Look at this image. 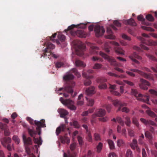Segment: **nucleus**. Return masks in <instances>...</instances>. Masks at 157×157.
Here are the masks:
<instances>
[{
  "label": "nucleus",
  "instance_id": "obj_54",
  "mask_svg": "<svg viewBox=\"0 0 157 157\" xmlns=\"http://www.w3.org/2000/svg\"><path fill=\"white\" fill-rule=\"evenodd\" d=\"M33 140L35 143L39 145H40L42 144V141L41 139H39L38 138L34 137Z\"/></svg>",
  "mask_w": 157,
  "mask_h": 157
},
{
  "label": "nucleus",
  "instance_id": "obj_55",
  "mask_svg": "<svg viewBox=\"0 0 157 157\" xmlns=\"http://www.w3.org/2000/svg\"><path fill=\"white\" fill-rule=\"evenodd\" d=\"M110 47L109 45L108 44V43H106L104 46V50L107 53L109 52L110 51Z\"/></svg>",
  "mask_w": 157,
  "mask_h": 157
},
{
  "label": "nucleus",
  "instance_id": "obj_21",
  "mask_svg": "<svg viewBox=\"0 0 157 157\" xmlns=\"http://www.w3.org/2000/svg\"><path fill=\"white\" fill-rule=\"evenodd\" d=\"M22 139L24 143L25 146H28V145L32 144V141L30 138H27L25 135L23 134L22 136Z\"/></svg>",
  "mask_w": 157,
  "mask_h": 157
},
{
  "label": "nucleus",
  "instance_id": "obj_26",
  "mask_svg": "<svg viewBox=\"0 0 157 157\" xmlns=\"http://www.w3.org/2000/svg\"><path fill=\"white\" fill-rule=\"evenodd\" d=\"M58 111L59 113L60 117H61L65 118L66 116L68 114V112L66 110L64 109H59Z\"/></svg>",
  "mask_w": 157,
  "mask_h": 157
},
{
  "label": "nucleus",
  "instance_id": "obj_22",
  "mask_svg": "<svg viewBox=\"0 0 157 157\" xmlns=\"http://www.w3.org/2000/svg\"><path fill=\"white\" fill-rule=\"evenodd\" d=\"M96 91L94 86H91L87 88L85 90L86 94L90 96L95 93Z\"/></svg>",
  "mask_w": 157,
  "mask_h": 157
},
{
  "label": "nucleus",
  "instance_id": "obj_17",
  "mask_svg": "<svg viewBox=\"0 0 157 157\" xmlns=\"http://www.w3.org/2000/svg\"><path fill=\"white\" fill-rule=\"evenodd\" d=\"M35 124L37 126L36 130L38 131H40L41 127H46V125L45 124V120L44 119L41 120L40 121H35Z\"/></svg>",
  "mask_w": 157,
  "mask_h": 157
},
{
  "label": "nucleus",
  "instance_id": "obj_8",
  "mask_svg": "<svg viewBox=\"0 0 157 157\" xmlns=\"http://www.w3.org/2000/svg\"><path fill=\"white\" fill-rule=\"evenodd\" d=\"M1 144L3 147L6 148L7 149L10 151L12 150V148L10 145L11 139L9 137H4L0 140Z\"/></svg>",
  "mask_w": 157,
  "mask_h": 157
},
{
  "label": "nucleus",
  "instance_id": "obj_56",
  "mask_svg": "<svg viewBox=\"0 0 157 157\" xmlns=\"http://www.w3.org/2000/svg\"><path fill=\"white\" fill-rule=\"evenodd\" d=\"M102 65L101 64L98 63H96L93 67V68L95 69H98L101 68L102 67Z\"/></svg>",
  "mask_w": 157,
  "mask_h": 157
},
{
  "label": "nucleus",
  "instance_id": "obj_14",
  "mask_svg": "<svg viewBox=\"0 0 157 157\" xmlns=\"http://www.w3.org/2000/svg\"><path fill=\"white\" fill-rule=\"evenodd\" d=\"M110 43L116 46V47L115 48V51L117 53L122 55H124L125 51L121 48L118 47L119 44L118 43L114 41H111Z\"/></svg>",
  "mask_w": 157,
  "mask_h": 157
},
{
  "label": "nucleus",
  "instance_id": "obj_59",
  "mask_svg": "<svg viewBox=\"0 0 157 157\" xmlns=\"http://www.w3.org/2000/svg\"><path fill=\"white\" fill-rule=\"evenodd\" d=\"M124 144V141L121 139L118 140L117 142V145L118 146L120 147L123 146Z\"/></svg>",
  "mask_w": 157,
  "mask_h": 157
},
{
  "label": "nucleus",
  "instance_id": "obj_36",
  "mask_svg": "<svg viewBox=\"0 0 157 157\" xmlns=\"http://www.w3.org/2000/svg\"><path fill=\"white\" fill-rule=\"evenodd\" d=\"M149 92L151 96L155 98L157 96V91L153 89L150 90Z\"/></svg>",
  "mask_w": 157,
  "mask_h": 157
},
{
  "label": "nucleus",
  "instance_id": "obj_4",
  "mask_svg": "<svg viewBox=\"0 0 157 157\" xmlns=\"http://www.w3.org/2000/svg\"><path fill=\"white\" fill-rule=\"evenodd\" d=\"M73 74L76 75L78 78H79L80 76V74L77 70L75 68H73L63 77V80L68 81L70 80L73 79L74 77Z\"/></svg>",
  "mask_w": 157,
  "mask_h": 157
},
{
  "label": "nucleus",
  "instance_id": "obj_1",
  "mask_svg": "<svg viewBox=\"0 0 157 157\" xmlns=\"http://www.w3.org/2000/svg\"><path fill=\"white\" fill-rule=\"evenodd\" d=\"M87 24L80 23L77 25H72L68 27L67 29H65V31L67 32L68 31L70 30V33L71 35L74 36L77 35L81 38H85L86 36V34L83 30L79 29L77 31L71 30L75 27L78 28L85 29L86 27Z\"/></svg>",
  "mask_w": 157,
  "mask_h": 157
},
{
  "label": "nucleus",
  "instance_id": "obj_2",
  "mask_svg": "<svg viewBox=\"0 0 157 157\" xmlns=\"http://www.w3.org/2000/svg\"><path fill=\"white\" fill-rule=\"evenodd\" d=\"M75 85L74 82H72L71 83H67L63 87L60 88L58 90V91L63 90V96L67 98L69 96V94H72L73 92V88Z\"/></svg>",
  "mask_w": 157,
  "mask_h": 157
},
{
  "label": "nucleus",
  "instance_id": "obj_53",
  "mask_svg": "<svg viewBox=\"0 0 157 157\" xmlns=\"http://www.w3.org/2000/svg\"><path fill=\"white\" fill-rule=\"evenodd\" d=\"M56 67L57 68L63 67L64 65L63 63L61 62H57L56 63Z\"/></svg>",
  "mask_w": 157,
  "mask_h": 157
},
{
  "label": "nucleus",
  "instance_id": "obj_37",
  "mask_svg": "<svg viewBox=\"0 0 157 157\" xmlns=\"http://www.w3.org/2000/svg\"><path fill=\"white\" fill-rule=\"evenodd\" d=\"M56 35L57 33H54V34L52 35V36L49 37V39L52 42H56L57 44H59L60 43L59 41L58 40H55L54 39V38H55Z\"/></svg>",
  "mask_w": 157,
  "mask_h": 157
},
{
  "label": "nucleus",
  "instance_id": "obj_48",
  "mask_svg": "<svg viewBox=\"0 0 157 157\" xmlns=\"http://www.w3.org/2000/svg\"><path fill=\"white\" fill-rule=\"evenodd\" d=\"M94 139L96 141H100L101 138L100 134L98 133H95L94 135Z\"/></svg>",
  "mask_w": 157,
  "mask_h": 157
},
{
  "label": "nucleus",
  "instance_id": "obj_40",
  "mask_svg": "<svg viewBox=\"0 0 157 157\" xmlns=\"http://www.w3.org/2000/svg\"><path fill=\"white\" fill-rule=\"evenodd\" d=\"M28 131L29 134L32 137H34V136L36 134V132L33 129H30L29 128H28Z\"/></svg>",
  "mask_w": 157,
  "mask_h": 157
},
{
  "label": "nucleus",
  "instance_id": "obj_46",
  "mask_svg": "<svg viewBox=\"0 0 157 157\" xmlns=\"http://www.w3.org/2000/svg\"><path fill=\"white\" fill-rule=\"evenodd\" d=\"M13 140L17 144H18L20 142V140L18 137L16 135H14L13 137Z\"/></svg>",
  "mask_w": 157,
  "mask_h": 157
},
{
  "label": "nucleus",
  "instance_id": "obj_15",
  "mask_svg": "<svg viewBox=\"0 0 157 157\" xmlns=\"http://www.w3.org/2000/svg\"><path fill=\"white\" fill-rule=\"evenodd\" d=\"M0 128L4 130V135L6 136H9L10 134V132L6 124L0 122Z\"/></svg>",
  "mask_w": 157,
  "mask_h": 157
},
{
  "label": "nucleus",
  "instance_id": "obj_64",
  "mask_svg": "<svg viewBox=\"0 0 157 157\" xmlns=\"http://www.w3.org/2000/svg\"><path fill=\"white\" fill-rule=\"evenodd\" d=\"M27 120L29 121V123L31 124H35V121H34L33 119H31L30 117H27L26 118Z\"/></svg>",
  "mask_w": 157,
  "mask_h": 157
},
{
  "label": "nucleus",
  "instance_id": "obj_29",
  "mask_svg": "<svg viewBox=\"0 0 157 157\" xmlns=\"http://www.w3.org/2000/svg\"><path fill=\"white\" fill-rule=\"evenodd\" d=\"M59 139L61 140V142L62 143L64 144L67 143L68 144L70 143V139L66 135L64 136H60Z\"/></svg>",
  "mask_w": 157,
  "mask_h": 157
},
{
  "label": "nucleus",
  "instance_id": "obj_47",
  "mask_svg": "<svg viewBox=\"0 0 157 157\" xmlns=\"http://www.w3.org/2000/svg\"><path fill=\"white\" fill-rule=\"evenodd\" d=\"M58 39L61 41H63L65 39V36L64 35L59 33L58 35Z\"/></svg>",
  "mask_w": 157,
  "mask_h": 157
},
{
  "label": "nucleus",
  "instance_id": "obj_63",
  "mask_svg": "<svg viewBox=\"0 0 157 157\" xmlns=\"http://www.w3.org/2000/svg\"><path fill=\"white\" fill-rule=\"evenodd\" d=\"M92 60L94 61H96L98 60H99L100 62H102L103 61L102 59L95 56H93V57Z\"/></svg>",
  "mask_w": 157,
  "mask_h": 157
},
{
  "label": "nucleus",
  "instance_id": "obj_12",
  "mask_svg": "<svg viewBox=\"0 0 157 157\" xmlns=\"http://www.w3.org/2000/svg\"><path fill=\"white\" fill-rule=\"evenodd\" d=\"M111 28L115 30H117V28L113 25H111L110 27H107V32L109 34L106 36V38L110 39H115V37L112 34Z\"/></svg>",
  "mask_w": 157,
  "mask_h": 157
},
{
  "label": "nucleus",
  "instance_id": "obj_42",
  "mask_svg": "<svg viewBox=\"0 0 157 157\" xmlns=\"http://www.w3.org/2000/svg\"><path fill=\"white\" fill-rule=\"evenodd\" d=\"M145 136L146 138L149 140H151L153 138V136L152 134L148 131L145 132Z\"/></svg>",
  "mask_w": 157,
  "mask_h": 157
},
{
  "label": "nucleus",
  "instance_id": "obj_30",
  "mask_svg": "<svg viewBox=\"0 0 157 157\" xmlns=\"http://www.w3.org/2000/svg\"><path fill=\"white\" fill-rule=\"evenodd\" d=\"M106 113V112L104 109H98L96 113V116L98 117H102Z\"/></svg>",
  "mask_w": 157,
  "mask_h": 157
},
{
  "label": "nucleus",
  "instance_id": "obj_5",
  "mask_svg": "<svg viewBox=\"0 0 157 157\" xmlns=\"http://www.w3.org/2000/svg\"><path fill=\"white\" fill-rule=\"evenodd\" d=\"M139 39L140 40L143 44L140 45V47L144 49L145 50H148V48L144 45V44H146L148 45H157V40L156 41H154L151 40H146L144 38L141 37H139Z\"/></svg>",
  "mask_w": 157,
  "mask_h": 157
},
{
  "label": "nucleus",
  "instance_id": "obj_28",
  "mask_svg": "<svg viewBox=\"0 0 157 157\" xmlns=\"http://www.w3.org/2000/svg\"><path fill=\"white\" fill-rule=\"evenodd\" d=\"M124 23L127 25H129L132 26H136V24L134 20L132 18L125 20Z\"/></svg>",
  "mask_w": 157,
  "mask_h": 157
},
{
  "label": "nucleus",
  "instance_id": "obj_61",
  "mask_svg": "<svg viewBox=\"0 0 157 157\" xmlns=\"http://www.w3.org/2000/svg\"><path fill=\"white\" fill-rule=\"evenodd\" d=\"M128 133L129 135L131 137L133 136L134 135V132L133 130L131 129H128Z\"/></svg>",
  "mask_w": 157,
  "mask_h": 157
},
{
  "label": "nucleus",
  "instance_id": "obj_39",
  "mask_svg": "<svg viewBox=\"0 0 157 157\" xmlns=\"http://www.w3.org/2000/svg\"><path fill=\"white\" fill-rule=\"evenodd\" d=\"M132 122L134 124L136 127L140 129V125L139 122L138 121L136 117H133L132 118Z\"/></svg>",
  "mask_w": 157,
  "mask_h": 157
},
{
  "label": "nucleus",
  "instance_id": "obj_16",
  "mask_svg": "<svg viewBox=\"0 0 157 157\" xmlns=\"http://www.w3.org/2000/svg\"><path fill=\"white\" fill-rule=\"evenodd\" d=\"M112 103L116 107H119L117 111H119L121 110V107L125 106L126 105V104L124 103H122L121 101L118 100H113L112 101Z\"/></svg>",
  "mask_w": 157,
  "mask_h": 157
},
{
  "label": "nucleus",
  "instance_id": "obj_58",
  "mask_svg": "<svg viewBox=\"0 0 157 157\" xmlns=\"http://www.w3.org/2000/svg\"><path fill=\"white\" fill-rule=\"evenodd\" d=\"M125 124L127 126H129L131 124V121L130 118L128 117H126L125 118Z\"/></svg>",
  "mask_w": 157,
  "mask_h": 157
},
{
  "label": "nucleus",
  "instance_id": "obj_9",
  "mask_svg": "<svg viewBox=\"0 0 157 157\" xmlns=\"http://www.w3.org/2000/svg\"><path fill=\"white\" fill-rule=\"evenodd\" d=\"M99 55L105 59H107L110 63L112 65L114 66H116L117 65V63L116 62V60L112 57L108 56L102 52H100Z\"/></svg>",
  "mask_w": 157,
  "mask_h": 157
},
{
  "label": "nucleus",
  "instance_id": "obj_41",
  "mask_svg": "<svg viewBox=\"0 0 157 157\" xmlns=\"http://www.w3.org/2000/svg\"><path fill=\"white\" fill-rule=\"evenodd\" d=\"M103 144L101 142H99L98 145L97 146V151L98 153H100L102 149Z\"/></svg>",
  "mask_w": 157,
  "mask_h": 157
},
{
  "label": "nucleus",
  "instance_id": "obj_3",
  "mask_svg": "<svg viewBox=\"0 0 157 157\" xmlns=\"http://www.w3.org/2000/svg\"><path fill=\"white\" fill-rule=\"evenodd\" d=\"M73 43L75 46V52L76 54L78 56H82L84 54V51L86 47L85 45L81 41L78 40H75Z\"/></svg>",
  "mask_w": 157,
  "mask_h": 157
},
{
  "label": "nucleus",
  "instance_id": "obj_35",
  "mask_svg": "<svg viewBox=\"0 0 157 157\" xmlns=\"http://www.w3.org/2000/svg\"><path fill=\"white\" fill-rule=\"evenodd\" d=\"M107 142L110 149L111 150L114 149L115 146L113 141L111 140H108Z\"/></svg>",
  "mask_w": 157,
  "mask_h": 157
},
{
  "label": "nucleus",
  "instance_id": "obj_20",
  "mask_svg": "<svg viewBox=\"0 0 157 157\" xmlns=\"http://www.w3.org/2000/svg\"><path fill=\"white\" fill-rule=\"evenodd\" d=\"M140 120L146 125H151L153 126H156V124L155 122L150 120H146L144 118H141Z\"/></svg>",
  "mask_w": 157,
  "mask_h": 157
},
{
  "label": "nucleus",
  "instance_id": "obj_6",
  "mask_svg": "<svg viewBox=\"0 0 157 157\" xmlns=\"http://www.w3.org/2000/svg\"><path fill=\"white\" fill-rule=\"evenodd\" d=\"M131 92L138 100L145 102H147L149 100V97L147 96H144L141 94H138L136 90L132 89Z\"/></svg>",
  "mask_w": 157,
  "mask_h": 157
},
{
  "label": "nucleus",
  "instance_id": "obj_13",
  "mask_svg": "<svg viewBox=\"0 0 157 157\" xmlns=\"http://www.w3.org/2000/svg\"><path fill=\"white\" fill-rule=\"evenodd\" d=\"M140 83H139V86L140 88L144 90H147L148 89L147 86H149V83L143 78H140Z\"/></svg>",
  "mask_w": 157,
  "mask_h": 157
},
{
  "label": "nucleus",
  "instance_id": "obj_19",
  "mask_svg": "<svg viewBox=\"0 0 157 157\" xmlns=\"http://www.w3.org/2000/svg\"><path fill=\"white\" fill-rule=\"evenodd\" d=\"M68 130L69 129L67 128L65 124H62L56 128V135L58 136L61 132H64L66 130Z\"/></svg>",
  "mask_w": 157,
  "mask_h": 157
},
{
  "label": "nucleus",
  "instance_id": "obj_57",
  "mask_svg": "<svg viewBox=\"0 0 157 157\" xmlns=\"http://www.w3.org/2000/svg\"><path fill=\"white\" fill-rule=\"evenodd\" d=\"M141 27L144 29L148 31L151 32H153L154 31V29H153L150 27H148L145 26H142Z\"/></svg>",
  "mask_w": 157,
  "mask_h": 157
},
{
  "label": "nucleus",
  "instance_id": "obj_23",
  "mask_svg": "<svg viewBox=\"0 0 157 157\" xmlns=\"http://www.w3.org/2000/svg\"><path fill=\"white\" fill-rule=\"evenodd\" d=\"M94 71L92 70H89L87 71L86 72H83L82 73V75L86 78H93V76L90 75V74L92 73Z\"/></svg>",
  "mask_w": 157,
  "mask_h": 157
},
{
  "label": "nucleus",
  "instance_id": "obj_34",
  "mask_svg": "<svg viewBox=\"0 0 157 157\" xmlns=\"http://www.w3.org/2000/svg\"><path fill=\"white\" fill-rule=\"evenodd\" d=\"M55 48V45L50 42H48L46 44V48L45 49L47 50L53 49Z\"/></svg>",
  "mask_w": 157,
  "mask_h": 157
},
{
  "label": "nucleus",
  "instance_id": "obj_10",
  "mask_svg": "<svg viewBox=\"0 0 157 157\" xmlns=\"http://www.w3.org/2000/svg\"><path fill=\"white\" fill-rule=\"evenodd\" d=\"M94 31L96 36L99 37L102 36L105 32L103 26L98 25H96L94 27Z\"/></svg>",
  "mask_w": 157,
  "mask_h": 157
},
{
  "label": "nucleus",
  "instance_id": "obj_11",
  "mask_svg": "<svg viewBox=\"0 0 157 157\" xmlns=\"http://www.w3.org/2000/svg\"><path fill=\"white\" fill-rule=\"evenodd\" d=\"M107 81V79L104 77H99L97 78L96 81L97 83H99L98 86L99 88L100 89H106L107 88V86L104 82Z\"/></svg>",
  "mask_w": 157,
  "mask_h": 157
},
{
  "label": "nucleus",
  "instance_id": "obj_27",
  "mask_svg": "<svg viewBox=\"0 0 157 157\" xmlns=\"http://www.w3.org/2000/svg\"><path fill=\"white\" fill-rule=\"evenodd\" d=\"M109 88L111 89L110 91L112 94L117 96H120L121 95L120 94L119 92L115 90L116 89L115 85H110Z\"/></svg>",
  "mask_w": 157,
  "mask_h": 157
},
{
  "label": "nucleus",
  "instance_id": "obj_49",
  "mask_svg": "<svg viewBox=\"0 0 157 157\" xmlns=\"http://www.w3.org/2000/svg\"><path fill=\"white\" fill-rule=\"evenodd\" d=\"M146 18L149 21H153L154 20V18L150 14H148L146 15Z\"/></svg>",
  "mask_w": 157,
  "mask_h": 157
},
{
  "label": "nucleus",
  "instance_id": "obj_50",
  "mask_svg": "<svg viewBox=\"0 0 157 157\" xmlns=\"http://www.w3.org/2000/svg\"><path fill=\"white\" fill-rule=\"evenodd\" d=\"M84 81V85L86 86H88L90 85L91 83V82L90 80L89 79L90 78H86Z\"/></svg>",
  "mask_w": 157,
  "mask_h": 157
},
{
  "label": "nucleus",
  "instance_id": "obj_33",
  "mask_svg": "<svg viewBox=\"0 0 157 157\" xmlns=\"http://www.w3.org/2000/svg\"><path fill=\"white\" fill-rule=\"evenodd\" d=\"M76 155L74 152H71L68 151L67 154L65 153H64L63 157H75Z\"/></svg>",
  "mask_w": 157,
  "mask_h": 157
},
{
  "label": "nucleus",
  "instance_id": "obj_44",
  "mask_svg": "<svg viewBox=\"0 0 157 157\" xmlns=\"http://www.w3.org/2000/svg\"><path fill=\"white\" fill-rule=\"evenodd\" d=\"M140 75H142L145 78L147 79L150 78H151L150 75L151 74H148L141 71Z\"/></svg>",
  "mask_w": 157,
  "mask_h": 157
},
{
  "label": "nucleus",
  "instance_id": "obj_7",
  "mask_svg": "<svg viewBox=\"0 0 157 157\" xmlns=\"http://www.w3.org/2000/svg\"><path fill=\"white\" fill-rule=\"evenodd\" d=\"M59 100L62 104L67 105L68 108L71 110H76V107L73 105L74 102L72 100L69 99L64 100L62 97L60 98Z\"/></svg>",
  "mask_w": 157,
  "mask_h": 157
},
{
  "label": "nucleus",
  "instance_id": "obj_31",
  "mask_svg": "<svg viewBox=\"0 0 157 157\" xmlns=\"http://www.w3.org/2000/svg\"><path fill=\"white\" fill-rule=\"evenodd\" d=\"M130 146L132 149H135V148L138 146L137 141L135 139H133L132 142L130 144Z\"/></svg>",
  "mask_w": 157,
  "mask_h": 157
},
{
  "label": "nucleus",
  "instance_id": "obj_32",
  "mask_svg": "<svg viewBox=\"0 0 157 157\" xmlns=\"http://www.w3.org/2000/svg\"><path fill=\"white\" fill-rule=\"evenodd\" d=\"M75 65L77 66H81L82 67H85L86 65L81 61L77 59L75 62Z\"/></svg>",
  "mask_w": 157,
  "mask_h": 157
},
{
  "label": "nucleus",
  "instance_id": "obj_43",
  "mask_svg": "<svg viewBox=\"0 0 157 157\" xmlns=\"http://www.w3.org/2000/svg\"><path fill=\"white\" fill-rule=\"evenodd\" d=\"M86 99L87 101V104L88 105L92 106L94 104V100L92 99L88 98L86 97Z\"/></svg>",
  "mask_w": 157,
  "mask_h": 157
},
{
  "label": "nucleus",
  "instance_id": "obj_51",
  "mask_svg": "<svg viewBox=\"0 0 157 157\" xmlns=\"http://www.w3.org/2000/svg\"><path fill=\"white\" fill-rule=\"evenodd\" d=\"M126 156L127 157H132L133 154L132 151L130 149H128L126 151Z\"/></svg>",
  "mask_w": 157,
  "mask_h": 157
},
{
  "label": "nucleus",
  "instance_id": "obj_25",
  "mask_svg": "<svg viewBox=\"0 0 157 157\" xmlns=\"http://www.w3.org/2000/svg\"><path fill=\"white\" fill-rule=\"evenodd\" d=\"M90 53L91 55H95L98 53L97 50L98 48L96 47L93 44H91L90 46Z\"/></svg>",
  "mask_w": 157,
  "mask_h": 157
},
{
  "label": "nucleus",
  "instance_id": "obj_18",
  "mask_svg": "<svg viewBox=\"0 0 157 157\" xmlns=\"http://www.w3.org/2000/svg\"><path fill=\"white\" fill-rule=\"evenodd\" d=\"M129 57L133 62L137 64H139V62L136 59H142L141 57L139 56L137 53L136 52H134L131 55L129 56Z\"/></svg>",
  "mask_w": 157,
  "mask_h": 157
},
{
  "label": "nucleus",
  "instance_id": "obj_24",
  "mask_svg": "<svg viewBox=\"0 0 157 157\" xmlns=\"http://www.w3.org/2000/svg\"><path fill=\"white\" fill-rule=\"evenodd\" d=\"M43 54L42 55V56H44V58L51 59L52 52L50 50H48L46 49H45L43 51Z\"/></svg>",
  "mask_w": 157,
  "mask_h": 157
},
{
  "label": "nucleus",
  "instance_id": "obj_52",
  "mask_svg": "<svg viewBox=\"0 0 157 157\" xmlns=\"http://www.w3.org/2000/svg\"><path fill=\"white\" fill-rule=\"evenodd\" d=\"M117 121L121 125L123 126L124 125V121L120 117H117Z\"/></svg>",
  "mask_w": 157,
  "mask_h": 157
},
{
  "label": "nucleus",
  "instance_id": "obj_45",
  "mask_svg": "<svg viewBox=\"0 0 157 157\" xmlns=\"http://www.w3.org/2000/svg\"><path fill=\"white\" fill-rule=\"evenodd\" d=\"M86 134L87 135L86 137L87 140L89 142H91L92 140V138L90 132V131L88 132H86Z\"/></svg>",
  "mask_w": 157,
  "mask_h": 157
},
{
  "label": "nucleus",
  "instance_id": "obj_60",
  "mask_svg": "<svg viewBox=\"0 0 157 157\" xmlns=\"http://www.w3.org/2000/svg\"><path fill=\"white\" fill-rule=\"evenodd\" d=\"M73 125L75 128H79L80 127V125L78 122L77 121H74L73 122Z\"/></svg>",
  "mask_w": 157,
  "mask_h": 157
},
{
  "label": "nucleus",
  "instance_id": "obj_38",
  "mask_svg": "<svg viewBox=\"0 0 157 157\" xmlns=\"http://www.w3.org/2000/svg\"><path fill=\"white\" fill-rule=\"evenodd\" d=\"M146 113L149 116L151 117H156V114L154 112L150 110H147Z\"/></svg>",
  "mask_w": 157,
  "mask_h": 157
},
{
  "label": "nucleus",
  "instance_id": "obj_62",
  "mask_svg": "<svg viewBox=\"0 0 157 157\" xmlns=\"http://www.w3.org/2000/svg\"><path fill=\"white\" fill-rule=\"evenodd\" d=\"M146 56L150 59L155 61L157 60V59L152 55L147 54Z\"/></svg>",
  "mask_w": 157,
  "mask_h": 157
}]
</instances>
